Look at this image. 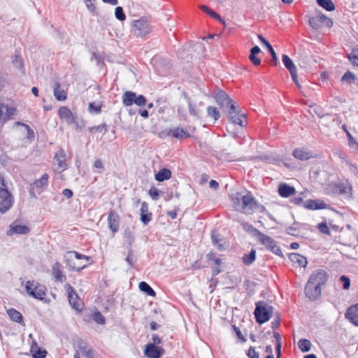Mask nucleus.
<instances>
[{"label": "nucleus", "instance_id": "1", "mask_svg": "<svg viewBox=\"0 0 358 358\" xmlns=\"http://www.w3.org/2000/svg\"><path fill=\"white\" fill-rule=\"evenodd\" d=\"M215 99L220 107L227 113L231 123L241 127H245L247 124V116L241 111L236 103L224 91H218Z\"/></svg>", "mask_w": 358, "mask_h": 358}, {"label": "nucleus", "instance_id": "2", "mask_svg": "<svg viewBox=\"0 0 358 358\" xmlns=\"http://www.w3.org/2000/svg\"><path fill=\"white\" fill-rule=\"evenodd\" d=\"M273 309V306L268 305L264 301L256 302L254 311L256 322L259 324H262L268 321L272 317Z\"/></svg>", "mask_w": 358, "mask_h": 358}, {"label": "nucleus", "instance_id": "3", "mask_svg": "<svg viewBox=\"0 0 358 358\" xmlns=\"http://www.w3.org/2000/svg\"><path fill=\"white\" fill-rule=\"evenodd\" d=\"M25 289L29 296L38 300H43L46 296V288L34 280H28L25 285Z\"/></svg>", "mask_w": 358, "mask_h": 358}, {"label": "nucleus", "instance_id": "4", "mask_svg": "<svg viewBox=\"0 0 358 358\" xmlns=\"http://www.w3.org/2000/svg\"><path fill=\"white\" fill-rule=\"evenodd\" d=\"M147 103V99L142 94L137 95L136 92L131 91H126L122 95V104L127 107L133 104L141 107L144 106Z\"/></svg>", "mask_w": 358, "mask_h": 358}, {"label": "nucleus", "instance_id": "5", "mask_svg": "<svg viewBox=\"0 0 358 358\" xmlns=\"http://www.w3.org/2000/svg\"><path fill=\"white\" fill-rule=\"evenodd\" d=\"M328 278V275L324 270H317L310 276L308 280V287L313 282L316 285L315 288V294H321V286L324 285ZM309 288H308V289Z\"/></svg>", "mask_w": 358, "mask_h": 358}, {"label": "nucleus", "instance_id": "6", "mask_svg": "<svg viewBox=\"0 0 358 358\" xmlns=\"http://www.w3.org/2000/svg\"><path fill=\"white\" fill-rule=\"evenodd\" d=\"M134 34L138 37H143L151 32L152 28L149 22L143 18L133 22L132 29Z\"/></svg>", "mask_w": 358, "mask_h": 358}, {"label": "nucleus", "instance_id": "7", "mask_svg": "<svg viewBox=\"0 0 358 358\" xmlns=\"http://www.w3.org/2000/svg\"><path fill=\"white\" fill-rule=\"evenodd\" d=\"M15 199L11 194L6 189H0V213L2 214L8 212L13 206Z\"/></svg>", "mask_w": 358, "mask_h": 358}, {"label": "nucleus", "instance_id": "8", "mask_svg": "<svg viewBox=\"0 0 358 358\" xmlns=\"http://www.w3.org/2000/svg\"><path fill=\"white\" fill-rule=\"evenodd\" d=\"M49 175L44 173L38 180H35L29 191L32 197L36 198V194H40L48 185Z\"/></svg>", "mask_w": 358, "mask_h": 358}, {"label": "nucleus", "instance_id": "9", "mask_svg": "<svg viewBox=\"0 0 358 358\" xmlns=\"http://www.w3.org/2000/svg\"><path fill=\"white\" fill-rule=\"evenodd\" d=\"M144 352L150 358H159L164 350L162 348L156 346L155 344L148 343L145 346Z\"/></svg>", "mask_w": 358, "mask_h": 358}, {"label": "nucleus", "instance_id": "10", "mask_svg": "<svg viewBox=\"0 0 358 358\" xmlns=\"http://www.w3.org/2000/svg\"><path fill=\"white\" fill-rule=\"evenodd\" d=\"M16 108L0 103V121L6 122L15 114Z\"/></svg>", "mask_w": 358, "mask_h": 358}, {"label": "nucleus", "instance_id": "11", "mask_svg": "<svg viewBox=\"0 0 358 358\" xmlns=\"http://www.w3.org/2000/svg\"><path fill=\"white\" fill-rule=\"evenodd\" d=\"M345 317L355 326L358 327V303L350 306L345 313Z\"/></svg>", "mask_w": 358, "mask_h": 358}, {"label": "nucleus", "instance_id": "12", "mask_svg": "<svg viewBox=\"0 0 358 358\" xmlns=\"http://www.w3.org/2000/svg\"><path fill=\"white\" fill-rule=\"evenodd\" d=\"M241 208L243 210H250L252 211V208L256 205V200L250 192H248L245 195L243 196L241 199Z\"/></svg>", "mask_w": 358, "mask_h": 358}, {"label": "nucleus", "instance_id": "13", "mask_svg": "<svg viewBox=\"0 0 358 358\" xmlns=\"http://www.w3.org/2000/svg\"><path fill=\"white\" fill-rule=\"evenodd\" d=\"M140 220L144 225H147L152 219V214L149 211L148 204L143 201L141 203Z\"/></svg>", "mask_w": 358, "mask_h": 358}, {"label": "nucleus", "instance_id": "14", "mask_svg": "<svg viewBox=\"0 0 358 358\" xmlns=\"http://www.w3.org/2000/svg\"><path fill=\"white\" fill-rule=\"evenodd\" d=\"M108 224L109 229L113 232L119 229V215L114 211L110 210L108 213Z\"/></svg>", "mask_w": 358, "mask_h": 358}, {"label": "nucleus", "instance_id": "15", "mask_svg": "<svg viewBox=\"0 0 358 358\" xmlns=\"http://www.w3.org/2000/svg\"><path fill=\"white\" fill-rule=\"evenodd\" d=\"M52 275L57 282H63L66 280V275L63 273L62 265L57 262L52 266Z\"/></svg>", "mask_w": 358, "mask_h": 358}, {"label": "nucleus", "instance_id": "16", "mask_svg": "<svg viewBox=\"0 0 358 358\" xmlns=\"http://www.w3.org/2000/svg\"><path fill=\"white\" fill-rule=\"evenodd\" d=\"M29 232V229L27 226L18 224L15 222L13 223L10 229L8 231V235L16 234H27Z\"/></svg>", "mask_w": 358, "mask_h": 358}, {"label": "nucleus", "instance_id": "17", "mask_svg": "<svg viewBox=\"0 0 358 358\" xmlns=\"http://www.w3.org/2000/svg\"><path fill=\"white\" fill-rule=\"evenodd\" d=\"M68 299L69 303L76 310H80V304L77 301L78 299V296L73 289V288L69 285V291H68Z\"/></svg>", "mask_w": 358, "mask_h": 358}, {"label": "nucleus", "instance_id": "18", "mask_svg": "<svg viewBox=\"0 0 358 358\" xmlns=\"http://www.w3.org/2000/svg\"><path fill=\"white\" fill-rule=\"evenodd\" d=\"M255 238L262 245L267 246H275L273 245V239L267 235L262 234L258 229H254Z\"/></svg>", "mask_w": 358, "mask_h": 358}, {"label": "nucleus", "instance_id": "19", "mask_svg": "<svg viewBox=\"0 0 358 358\" xmlns=\"http://www.w3.org/2000/svg\"><path fill=\"white\" fill-rule=\"evenodd\" d=\"M296 189L294 187L290 186L286 183L280 184L278 186V193L282 197H289L294 194Z\"/></svg>", "mask_w": 358, "mask_h": 358}, {"label": "nucleus", "instance_id": "20", "mask_svg": "<svg viewBox=\"0 0 358 358\" xmlns=\"http://www.w3.org/2000/svg\"><path fill=\"white\" fill-rule=\"evenodd\" d=\"M305 207L307 209H310V210H320V209L326 208L327 204L322 200L309 199V200H307V201L305 204Z\"/></svg>", "mask_w": 358, "mask_h": 358}, {"label": "nucleus", "instance_id": "21", "mask_svg": "<svg viewBox=\"0 0 358 358\" xmlns=\"http://www.w3.org/2000/svg\"><path fill=\"white\" fill-rule=\"evenodd\" d=\"M259 41L268 49V52L271 55L272 59H271V64L273 65H276L278 63V57L277 55L273 50L272 45L270 44V43L261 34L257 35Z\"/></svg>", "mask_w": 358, "mask_h": 358}, {"label": "nucleus", "instance_id": "22", "mask_svg": "<svg viewBox=\"0 0 358 358\" xmlns=\"http://www.w3.org/2000/svg\"><path fill=\"white\" fill-rule=\"evenodd\" d=\"M58 113L59 117L64 119L68 124H71L74 122L73 113L67 107H60Z\"/></svg>", "mask_w": 358, "mask_h": 358}, {"label": "nucleus", "instance_id": "23", "mask_svg": "<svg viewBox=\"0 0 358 358\" xmlns=\"http://www.w3.org/2000/svg\"><path fill=\"white\" fill-rule=\"evenodd\" d=\"M292 155L299 160H308L312 157V153L304 148H296L293 150Z\"/></svg>", "mask_w": 358, "mask_h": 358}, {"label": "nucleus", "instance_id": "24", "mask_svg": "<svg viewBox=\"0 0 358 358\" xmlns=\"http://www.w3.org/2000/svg\"><path fill=\"white\" fill-rule=\"evenodd\" d=\"M289 259L294 264H297L300 267H306L308 263L306 258L298 253H289Z\"/></svg>", "mask_w": 358, "mask_h": 358}, {"label": "nucleus", "instance_id": "25", "mask_svg": "<svg viewBox=\"0 0 358 358\" xmlns=\"http://www.w3.org/2000/svg\"><path fill=\"white\" fill-rule=\"evenodd\" d=\"M54 96L57 101H65L67 98L66 92L61 89L59 82H55L54 84Z\"/></svg>", "mask_w": 358, "mask_h": 358}, {"label": "nucleus", "instance_id": "26", "mask_svg": "<svg viewBox=\"0 0 358 358\" xmlns=\"http://www.w3.org/2000/svg\"><path fill=\"white\" fill-rule=\"evenodd\" d=\"M171 136L177 139L190 137L189 133L182 127H176L171 129Z\"/></svg>", "mask_w": 358, "mask_h": 358}, {"label": "nucleus", "instance_id": "27", "mask_svg": "<svg viewBox=\"0 0 358 358\" xmlns=\"http://www.w3.org/2000/svg\"><path fill=\"white\" fill-rule=\"evenodd\" d=\"M171 177V171L166 168L160 169L155 176L156 180L159 182H163L166 180H169Z\"/></svg>", "mask_w": 358, "mask_h": 358}, {"label": "nucleus", "instance_id": "28", "mask_svg": "<svg viewBox=\"0 0 358 358\" xmlns=\"http://www.w3.org/2000/svg\"><path fill=\"white\" fill-rule=\"evenodd\" d=\"M66 153L62 149L59 150L54 157V159L57 162V164L61 168L66 167Z\"/></svg>", "mask_w": 358, "mask_h": 358}, {"label": "nucleus", "instance_id": "29", "mask_svg": "<svg viewBox=\"0 0 358 358\" xmlns=\"http://www.w3.org/2000/svg\"><path fill=\"white\" fill-rule=\"evenodd\" d=\"M315 287H316V285H315L313 282H312L310 285L308 289V282L306 283V285L305 287V294L308 298H309L312 301L317 299L320 296V294H315V293L314 292Z\"/></svg>", "mask_w": 358, "mask_h": 358}, {"label": "nucleus", "instance_id": "30", "mask_svg": "<svg viewBox=\"0 0 358 358\" xmlns=\"http://www.w3.org/2000/svg\"><path fill=\"white\" fill-rule=\"evenodd\" d=\"M256 259V251L252 249L248 254H245L242 257V261L247 266L251 265Z\"/></svg>", "mask_w": 358, "mask_h": 358}, {"label": "nucleus", "instance_id": "31", "mask_svg": "<svg viewBox=\"0 0 358 358\" xmlns=\"http://www.w3.org/2000/svg\"><path fill=\"white\" fill-rule=\"evenodd\" d=\"M79 348L83 358H95L94 351L85 344H80Z\"/></svg>", "mask_w": 358, "mask_h": 358}, {"label": "nucleus", "instance_id": "32", "mask_svg": "<svg viewBox=\"0 0 358 358\" xmlns=\"http://www.w3.org/2000/svg\"><path fill=\"white\" fill-rule=\"evenodd\" d=\"M318 6L327 11H334L336 8L334 2L331 0H316Z\"/></svg>", "mask_w": 358, "mask_h": 358}, {"label": "nucleus", "instance_id": "33", "mask_svg": "<svg viewBox=\"0 0 358 358\" xmlns=\"http://www.w3.org/2000/svg\"><path fill=\"white\" fill-rule=\"evenodd\" d=\"M7 313L10 318L15 322L20 323L23 320L22 314L14 308L8 309Z\"/></svg>", "mask_w": 358, "mask_h": 358}, {"label": "nucleus", "instance_id": "34", "mask_svg": "<svg viewBox=\"0 0 358 358\" xmlns=\"http://www.w3.org/2000/svg\"><path fill=\"white\" fill-rule=\"evenodd\" d=\"M138 287L141 292L146 293L148 296H155L156 295L155 290L145 282H141Z\"/></svg>", "mask_w": 358, "mask_h": 358}, {"label": "nucleus", "instance_id": "35", "mask_svg": "<svg viewBox=\"0 0 358 358\" xmlns=\"http://www.w3.org/2000/svg\"><path fill=\"white\" fill-rule=\"evenodd\" d=\"M356 80L355 75L350 71H347L341 79V82L343 83L352 84L354 83Z\"/></svg>", "mask_w": 358, "mask_h": 358}, {"label": "nucleus", "instance_id": "36", "mask_svg": "<svg viewBox=\"0 0 358 358\" xmlns=\"http://www.w3.org/2000/svg\"><path fill=\"white\" fill-rule=\"evenodd\" d=\"M282 61L283 64L285 65V66L287 68V69L289 71H291L296 69L294 62H292V60L290 59V57L288 55H282Z\"/></svg>", "mask_w": 358, "mask_h": 358}, {"label": "nucleus", "instance_id": "37", "mask_svg": "<svg viewBox=\"0 0 358 358\" xmlns=\"http://www.w3.org/2000/svg\"><path fill=\"white\" fill-rule=\"evenodd\" d=\"M348 188L350 189L351 187H349L347 184L338 183L334 185L333 192L339 194H344L347 193Z\"/></svg>", "mask_w": 358, "mask_h": 358}, {"label": "nucleus", "instance_id": "38", "mask_svg": "<svg viewBox=\"0 0 358 358\" xmlns=\"http://www.w3.org/2000/svg\"><path fill=\"white\" fill-rule=\"evenodd\" d=\"M199 8L202 11H203L206 13H207L208 15H209L211 17H213L215 20H217L219 21H222V18L220 17V16L216 12H215L214 10H213L212 9L208 8L207 6L201 5L199 6Z\"/></svg>", "mask_w": 358, "mask_h": 358}, {"label": "nucleus", "instance_id": "39", "mask_svg": "<svg viewBox=\"0 0 358 358\" xmlns=\"http://www.w3.org/2000/svg\"><path fill=\"white\" fill-rule=\"evenodd\" d=\"M298 346L302 352H308L310 350L311 343L308 339L302 338L299 341Z\"/></svg>", "mask_w": 358, "mask_h": 358}, {"label": "nucleus", "instance_id": "40", "mask_svg": "<svg viewBox=\"0 0 358 358\" xmlns=\"http://www.w3.org/2000/svg\"><path fill=\"white\" fill-rule=\"evenodd\" d=\"M317 16L320 20V24H323L328 28H331L333 26L334 22L332 20L326 16L324 14L320 13L317 15Z\"/></svg>", "mask_w": 358, "mask_h": 358}, {"label": "nucleus", "instance_id": "41", "mask_svg": "<svg viewBox=\"0 0 358 358\" xmlns=\"http://www.w3.org/2000/svg\"><path fill=\"white\" fill-rule=\"evenodd\" d=\"M124 240L128 245L134 243V236L133 231L130 229H126L124 231Z\"/></svg>", "mask_w": 358, "mask_h": 358}, {"label": "nucleus", "instance_id": "42", "mask_svg": "<svg viewBox=\"0 0 358 358\" xmlns=\"http://www.w3.org/2000/svg\"><path fill=\"white\" fill-rule=\"evenodd\" d=\"M125 261L127 262L130 268L133 267L137 262V257L132 250H129L127 256L125 258Z\"/></svg>", "mask_w": 358, "mask_h": 358}, {"label": "nucleus", "instance_id": "43", "mask_svg": "<svg viewBox=\"0 0 358 358\" xmlns=\"http://www.w3.org/2000/svg\"><path fill=\"white\" fill-rule=\"evenodd\" d=\"M92 320L97 324H105V317L99 310L94 312L92 316Z\"/></svg>", "mask_w": 358, "mask_h": 358}, {"label": "nucleus", "instance_id": "44", "mask_svg": "<svg viewBox=\"0 0 358 358\" xmlns=\"http://www.w3.org/2000/svg\"><path fill=\"white\" fill-rule=\"evenodd\" d=\"M309 24L315 30H318L321 28V24L317 15L309 19Z\"/></svg>", "mask_w": 358, "mask_h": 358}, {"label": "nucleus", "instance_id": "45", "mask_svg": "<svg viewBox=\"0 0 358 358\" xmlns=\"http://www.w3.org/2000/svg\"><path fill=\"white\" fill-rule=\"evenodd\" d=\"M207 113L208 115L213 117L215 120H217L220 118V113L217 110V109L214 106H208L207 108Z\"/></svg>", "mask_w": 358, "mask_h": 358}, {"label": "nucleus", "instance_id": "46", "mask_svg": "<svg viewBox=\"0 0 358 358\" xmlns=\"http://www.w3.org/2000/svg\"><path fill=\"white\" fill-rule=\"evenodd\" d=\"M107 125L105 122L98 125V126H94V127H89V131L90 132H94V131H98V132H103V133H106L107 131V128H106Z\"/></svg>", "mask_w": 358, "mask_h": 358}, {"label": "nucleus", "instance_id": "47", "mask_svg": "<svg viewBox=\"0 0 358 358\" xmlns=\"http://www.w3.org/2000/svg\"><path fill=\"white\" fill-rule=\"evenodd\" d=\"M115 17L120 21H124L126 19V15L124 13L123 8L121 6H117L115 8Z\"/></svg>", "mask_w": 358, "mask_h": 358}, {"label": "nucleus", "instance_id": "48", "mask_svg": "<svg viewBox=\"0 0 358 358\" xmlns=\"http://www.w3.org/2000/svg\"><path fill=\"white\" fill-rule=\"evenodd\" d=\"M186 99L188 102V108H189V112L190 115H192L193 116L198 117L199 113L196 108V105L192 103L191 100L189 97L186 96Z\"/></svg>", "mask_w": 358, "mask_h": 358}, {"label": "nucleus", "instance_id": "49", "mask_svg": "<svg viewBox=\"0 0 358 358\" xmlns=\"http://www.w3.org/2000/svg\"><path fill=\"white\" fill-rule=\"evenodd\" d=\"M15 124L17 125L23 126L26 128V129L27 131V138L29 139H33L34 138V135H35L34 131L32 129H31V127L28 124H26L20 122H16Z\"/></svg>", "mask_w": 358, "mask_h": 358}, {"label": "nucleus", "instance_id": "50", "mask_svg": "<svg viewBox=\"0 0 358 358\" xmlns=\"http://www.w3.org/2000/svg\"><path fill=\"white\" fill-rule=\"evenodd\" d=\"M89 111L90 113L94 112L95 113L99 114L101 111V105L94 102H91L89 103Z\"/></svg>", "mask_w": 358, "mask_h": 358}, {"label": "nucleus", "instance_id": "51", "mask_svg": "<svg viewBox=\"0 0 358 358\" xmlns=\"http://www.w3.org/2000/svg\"><path fill=\"white\" fill-rule=\"evenodd\" d=\"M212 240L213 244H217V246H222V243H221L222 241V239L220 238V236L219 234H217L216 231H213L212 232Z\"/></svg>", "mask_w": 358, "mask_h": 358}, {"label": "nucleus", "instance_id": "52", "mask_svg": "<svg viewBox=\"0 0 358 358\" xmlns=\"http://www.w3.org/2000/svg\"><path fill=\"white\" fill-rule=\"evenodd\" d=\"M13 65L18 69H23L24 64L23 60L21 57L15 55L14 59L13 60Z\"/></svg>", "mask_w": 358, "mask_h": 358}, {"label": "nucleus", "instance_id": "53", "mask_svg": "<svg viewBox=\"0 0 358 358\" xmlns=\"http://www.w3.org/2000/svg\"><path fill=\"white\" fill-rule=\"evenodd\" d=\"M340 281L343 283V287L344 289H348L350 287V278L343 275L340 277Z\"/></svg>", "mask_w": 358, "mask_h": 358}, {"label": "nucleus", "instance_id": "54", "mask_svg": "<svg viewBox=\"0 0 358 358\" xmlns=\"http://www.w3.org/2000/svg\"><path fill=\"white\" fill-rule=\"evenodd\" d=\"M317 228L321 233L327 235L330 234L329 229L326 222H322L318 224Z\"/></svg>", "mask_w": 358, "mask_h": 358}, {"label": "nucleus", "instance_id": "55", "mask_svg": "<svg viewBox=\"0 0 358 358\" xmlns=\"http://www.w3.org/2000/svg\"><path fill=\"white\" fill-rule=\"evenodd\" d=\"M149 194L153 200H157L159 196V191L155 187H152L149 190Z\"/></svg>", "mask_w": 358, "mask_h": 358}, {"label": "nucleus", "instance_id": "56", "mask_svg": "<svg viewBox=\"0 0 358 358\" xmlns=\"http://www.w3.org/2000/svg\"><path fill=\"white\" fill-rule=\"evenodd\" d=\"M208 261H212L215 264L219 266L221 264V259L215 256V254L210 252L206 256Z\"/></svg>", "mask_w": 358, "mask_h": 358}, {"label": "nucleus", "instance_id": "57", "mask_svg": "<svg viewBox=\"0 0 358 358\" xmlns=\"http://www.w3.org/2000/svg\"><path fill=\"white\" fill-rule=\"evenodd\" d=\"M249 59L255 66H259L261 64V59L257 57V55H255L254 53L250 54Z\"/></svg>", "mask_w": 358, "mask_h": 358}, {"label": "nucleus", "instance_id": "58", "mask_svg": "<svg viewBox=\"0 0 358 358\" xmlns=\"http://www.w3.org/2000/svg\"><path fill=\"white\" fill-rule=\"evenodd\" d=\"M348 58L353 65L358 66V55L351 52L348 54Z\"/></svg>", "mask_w": 358, "mask_h": 358}, {"label": "nucleus", "instance_id": "59", "mask_svg": "<svg viewBox=\"0 0 358 358\" xmlns=\"http://www.w3.org/2000/svg\"><path fill=\"white\" fill-rule=\"evenodd\" d=\"M247 355L250 358H259V355L256 352L254 347H250L249 348Z\"/></svg>", "mask_w": 358, "mask_h": 358}, {"label": "nucleus", "instance_id": "60", "mask_svg": "<svg viewBox=\"0 0 358 358\" xmlns=\"http://www.w3.org/2000/svg\"><path fill=\"white\" fill-rule=\"evenodd\" d=\"M47 354L45 350L38 349L33 355L34 358H44Z\"/></svg>", "mask_w": 358, "mask_h": 358}, {"label": "nucleus", "instance_id": "61", "mask_svg": "<svg viewBox=\"0 0 358 358\" xmlns=\"http://www.w3.org/2000/svg\"><path fill=\"white\" fill-rule=\"evenodd\" d=\"M348 136V145L351 148H355V143L357 142V141L352 137V134L350 133V131H347L346 134Z\"/></svg>", "mask_w": 358, "mask_h": 358}, {"label": "nucleus", "instance_id": "62", "mask_svg": "<svg viewBox=\"0 0 358 358\" xmlns=\"http://www.w3.org/2000/svg\"><path fill=\"white\" fill-rule=\"evenodd\" d=\"M348 136V145L351 148H355V143L357 142V141L352 137V134L350 133V131H347L346 134Z\"/></svg>", "mask_w": 358, "mask_h": 358}, {"label": "nucleus", "instance_id": "63", "mask_svg": "<svg viewBox=\"0 0 358 358\" xmlns=\"http://www.w3.org/2000/svg\"><path fill=\"white\" fill-rule=\"evenodd\" d=\"M233 329L234 330V331L236 332V336H238V338L242 341V342H245L246 341V339L245 338V337L243 336L240 329L238 327H237L235 325H233Z\"/></svg>", "mask_w": 358, "mask_h": 358}, {"label": "nucleus", "instance_id": "64", "mask_svg": "<svg viewBox=\"0 0 358 358\" xmlns=\"http://www.w3.org/2000/svg\"><path fill=\"white\" fill-rule=\"evenodd\" d=\"M280 315L278 313H277L275 319L271 322V327L273 329H277L280 326Z\"/></svg>", "mask_w": 358, "mask_h": 358}]
</instances>
